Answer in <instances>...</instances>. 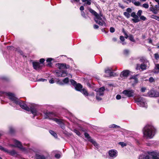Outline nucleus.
Returning a JSON list of instances; mask_svg holds the SVG:
<instances>
[{
	"instance_id": "obj_54",
	"label": "nucleus",
	"mask_w": 159,
	"mask_h": 159,
	"mask_svg": "<svg viewBox=\"0 0 159 159\" xmlns=\"http://www.w3.org/2000/svg\"><path fill=\"white\" fill-rule=\"evenodd\" d=\"M116 98L117 99L119 100L121 98V97L120 95H116Z\"/></svg>"
},
{
	"instance_id": "obj_9",
	"label": "nucleus",
	"mask_w": 159,
	"mask_h": 159,
	"mask_svg": "<svg viewBox=\"0 0 159 159\" xmlns=\"http://www.w3.org/2000/svg\"><path fill=\"white\" fill-rule=\"evenodd\" d=\"M67 73L66 71L62 70L60 71L57 70L56 71L55 75L59 77H64L66 76L67 75Z\"/></svg>"
},
{
	"instance_id": "obj_32",
	"label": "nucleus",
	"mask_w": 159,
	"mask_h": 159,
	"mask_svg": "<svg viewBox=\"0 0 159 159\" xmlns=\"http://www.w3.org/2000/svg\"><path fill=\"white\" fill-rule=\"evenodd\" d=\"M124 15L127 18H129L130 16V15L129 13L127 12H124Z\"/></svg>"
},
{
	"instance_id": "obj_45",
	"label": "nucleus",
	"mask_w": 159,
	"mask_h": 159,
	"mask_svg": "<svg viewBox=\"0 0 159 159\" xmlns=\"http://www.w3.org/2000/svg\"><path fill=\"white\" fill-rule=\"evenodd\" d=\"M155 69L157 70H159V64H157L155 65Z\"/></svg>"
},
{
	"instance_id": "obj_47",
	"label": "nucleus",
	"mask_w": 159,
	"mask_h": 159,
	"mask_svg": "<svg viewBox=\"0 0 159 159\" xmlns=\"http://www.w3.org/2000/svg\"><path fill=\"white\" fill-rule=\"evenodd\" d=\"M45 61V59H43V58H42V59H41L40 60V64H43V63L44 62V61Z\"/></svg>"
},
{
	"instance_id": "obj_17",
	"label": "nucleus",
	"mask_w": 159,
	"mask_h": 159,
	"mask_svg": "<svg viewBox=\"0 0 159 159\" xmlns=\"http://www.w3.org/2000/svg\"><path fill=\"white\" fill-rule=\"evenodd\" d=\"M33 67L35 70H38L41 69L43 65L40 64V63L37 62H33L32 63Z\"/></svg>"
},
{
	"instance_id": "obj_46",
	"label": "nucleus",
	"mask_w": 159,
	"mask_h": 159,
	"mask_svg": "<svg viewBox=\"0 0 159 159\" xmlns=\"http://www.w3.org/2000/svg\"><path fill=\"white\" fill-rule=\"evenodd\" d=\"M116 127H119V126L114 124H112L110 126V127L116 128Z\"/></svg>"
},
{
	"instance_id": "obj_4",
	"label": "nucleus",
	"mask_w": 159,
	"mask_h": 159,
	"mask_svg": "<svg viewBox=\"0 0 159 159\" xmlns=\"http://www.w3.org/2000/svg\"><path fill=\"white\" fill-rule=\"evenodd\" d=\"M135 101L137 104L140 107H147V105L146 101L145 99L141 97L135 98Z\"/></svg>"
},
{
	"instance_id": "obj_62",
	"label": "nucleus",
	"mask_w": 159,
	"mask_h": 159,
	"mask_svg": "<svg viewBox=\"0 0 159 159\" xmlns=\"http://www.w3.org/2000/svg\"><path fill=\"white\" fill-rule=\"evenodd\" d=\"M130 2H132L133 4H134V3H135V2H136L135 0H130V1H129Z\"/></svg>"
},
{
	"instance_id": "obj_36",
	"label": "nucleus",
	"mask_w": 159,
	"mask_h": 159,
	"mask_svg": "<svg viewBox=\"0 0 159 159\" xmlns=\"http://www.w3.org/2000/svg\"><path fill=\"white\" fill-rule=\"evenodd\" d=\"M140 19L143 21H145L147 20L146 18L143 16H142L140 17Z\"/></svg>"
},
{
	"instance_id": "obj_53",
	"label": "nucleus",
	"mask_w": 159,
	"mask_h": 159,
	"mask_svg": "<svg viewBox=\"0 0 159 159\" xmlns=\"http://www.w3.org/2000/svg\"><path fill=\"white\" fill-rule=\"evenodd\" d=\"M10 131L11 133H12L14 131V129L12 127H10Z\"/></svg>"
},
{
	"instance_id": "obj_31",
	"label": "nucleus",
	"mask_w": 159,
	"mask_h": 159,
	"mask_svg": "<svg viewBox=\"0 0 159 159\" xmlns=\"http://www.w3.org/2000/svg\"><path fill=\"white\" fill-rule=\"evenodd\" d=\"M90 141L94 146H95L96 148H98V144L96 143V142L93 139H91Z\"/></svg>"
},
{
	"instance_id": "obj_10",
	"label": "nucleus",
	"mask_w": 159,
	"mask_h": 159,
	"mask_svg": "<svg viewBox=\"0 0 159 159\" xmlns=\"http://www.w3.org/2000/svg\"><path fill=\"white\" fill-rule=\"evenodd\" d=\"M134 92V90L128 89L124 90L122 93L128 97H133Z\"/></svg>"
},
{
	"instance_id": "obj_21",
	"label": "nucleus",
	"mask_w": 159,
	"mask_h": 159,
	"mask_svg": "<svg viewBox=\"0 0 159 159\" xmlns=\"http://www.w3.org/2000/svg\"><path fill=\"white\" fill-rule=\"evenodd\" d=\"M129 71L128 70H125L122 72L120 74V76L121 77H127L129 75Z\"/></svg>"
},
{
	"instance_id": "obj_3",
	"label": "nucleus",
	"mask_w": 159,
	"mask_h": 159,
	"mask_svg": "<svg viewBox=\"0 0 159 159\" xmlns=\"http://www.w3.org/2000/svg\"><path fill=\"white\" fill-rule=\"evenodd\" d=\"M17 101L18 102H16V104L19 105L20 107L22 109L27 111L31 110V113L34 116L38 115L39 114L38 112L35 109L33 108L32 107H31L30 108H29L23 102L21 101L19 99H18Z\"/></svg>"
},
{
	"instance_id": "obj_42",
	"label": "nucleus",
	"mask_w": 159,
	"mask_h": 159,
	"mask_svg": "<svg viewBox=\"0 0 159 159\" xmlns=\"http://www.w3.org/2000/svg\"><path fill=\"white\" fill-rule=\"evenodd\" d=\"M84 136L86 138H87L88 139L90 138L89 134L87 133H85Z\"/></svg>"
},
{
	"instance_id": "obj_11",
	"label": "nucleus",
	"mask_w": 159,
	"mask_h": 159,
	"mask_svg": "<svg viewBox=\"0 0 159 159\" xmlns=\"http://www.w3.org/2000/svg\"><path fill=\"white\" fill-rule=\"evenodd\" d=\"M56 67L61 70H63L69 68L70 66L65 63H58L56 64Z\"/></svg>"
},
{
	"instance_id": "obj_50",
	"label": "nucleus",
	"mask_w": 159,
	"mask_h": 159,
	"mask_svg": "<svg viewBox=\"0 0 159 159\" xmlns=\"http://www.w3.org/2000/svg\"><path fill=\"white\" fill-rule=\"evenodd\" d=\"M127 12L128 13H130L132 11V10L131 8H129L127 9H126Z\"/></svg>"
},
{
	"instance_id": "obj_24",
	"label": "nucleus",
	"mask_w": 159,
	"mask_h": 159,
	"mask_svg": "<svg viewBox=\"0 0 159 159\" xmlns=\"http://www.w3.org/2000/svg\"><path fill=\"white\" fill-rule=\"evenodd\" d=\"M75 89L76 90L80 91L82 89V86L80 84H76L75 86Z\"/></svg>"
},
{
	"instance_id": "obj_5",
	"label": "nucleus",
	"mask_w": 159,
	"mask_h": 159,
	"mask_svg": "<svg viewBox=\"0 0 159 159\" xmlns=\"http://www.w3.org/2000/svg\"><path fill=\"white\" fill-rule=\"evenodd\" d=\"M105 90V89L104 87H102L99 89H95V91L97 92L96 98L97 100H101L102 99V98L99 96L103 95Z\"/></svg>"
},
{
	"instance_id": "obj_12",
	"label": "nucleus",
	"mask_w": 159,
	"mask_h": 159,
	"mask_svg": "<svg viewBox=\"0 0 159 159\" xmlns=\"http://www.w3.org/2000/svg\"><path fill=\"white\" fill-rule=\"evenodd\" d=\"M7 95L8 96L9 99L15 103L16 102H18L17 100H18L19 99L16 98L13 93H7Z\"/></svg>"
},
{
	"instance_id": "obj_48",
	"label": "nucleus",
	"mask_w": 159,
	"mask_h": 159,
	"mask_svg": "<svg viewBox=\"0 0 159 159\" xmlns=\"http://www.w3.org/2000/svg\"><path fill=\"white\" fill-rule=\"evenodd\" d=\"M158 16H156V15H152L151 16V17L152 18H153V19H155L156 20V18H157V17Z\"/></svg>"
},
{
	"instance_id": "obj_7",
	"label": "nucleus",
	"mask_w": 159,
	"mask_h": 159,
	"mask_svg": "<svg viewBox=\"0 0 159 159\" xmlns=\"http://www.w3.org/2000/svg\"><path fill=\"white\" fill-rule=\"evenodd\" d=\"M112 69L111 68H107L105 70V73L106 74L104 75L105 77L115 76L116 74L112 72Z\"/></svg>"
},
{
	"instance_id": "obj_20",
	"label": "nucleus",
	"mask_w": 159,
	"mask_h": 159,
	"mask_svg": "<svg viewBox=\"0 0 159 159\" xmlns=\"http://www.w3.org/2000/svg\"><path fill=\"white\" fill-rule=\"evenodd\" d=\"M147 65L145 64L144 63H143L141 65L138 64L137 65L136 69L137 70H140L141 69L142 70H144L147 69Z\"/></svg>"
},
{
	"instance_id": "obj_49",
	"label": "nucleus",
	"mask_w": 159,
	"mask_h": 159,
	"mask_svg": "<svg viewBox=\"0 0 159 159\" xmlns=\"http://www.w3.org/2000/svg\"><path fill=\"white\" fill-rule=\"evenodd\" d=\"M74 132H75V133H76V134L77 135H80V133L77 130H74Z\"/></svg>"
},
{
	"instance_id": "obj_8",
	"label": "nucleus",
	"mask_w": 159,
	"mask_h": 159,
	"mask_svg": "<svg viewBox=\"0 0 159 159\" xmlns=\"http://www.w3.org/2000/svg\"><path fill=\"white\" fill-rule=\"evenodd\" d=\"M13 142L15 144H11L10 146L12 147H16L19 148L20 149L22 150V151H25V149L23 148L21 143L15 139L13 140Z\"/></svg>"
},
{
	"instance_id": "obj_15",
	"label": "nucleus",
	"mask_w": 159,
	"mask_h": 159,
	"mask_svg": "<svg viewBox=\"0 0 159 159\" xmlns=\"http://www.w3.org/2000/svg\"><path fill=\"white\" fill-rule=\"evenodd\" d=\"M131 16L133 18L132 19V20L134 23H137L140 21L139 17L136 15V13L133 12L131 13Z\"/></svg>"
},
{
	"instance_id": "obj_41",
	"label": "nucleus",
	"mask_w": 159,
	"mask_h": 159,
	"mask_svg": "<svg viewBox=\"0 0 159 159\" xmlns=\"http://www.w3.org/2000/svg\"><path fill=\"white\" fill-rule=\"evenodd\" d=\"M110 31L111 32L113 33L115 31V29L114 28L111 27L110 28Z\"/></svg>"
},
{
	"instance_id": "obj_23",
	"label": "nucleus",
	"mask_w": 159,
	"mask_h": 159,
	"mask_svg": "<svg viewBox=\"0 0 159 159\" xmlns=\"http://www.w3.org/2000/svg\"><path fill=\"white\" fill-rule=\"evenodd\" d=\"M156 92L153 90H151L148 92V94L150 97H156Z\"/></svg>"
},
{
	"instance_id": "obj_64",
	"label": "nucleus",
	"mask_w": 159,
	"mask_h": 159,
	"mask_svg": "<svg viewBox=\"0 0 159 159\" xmlns=\"http://www.w3.org/2000/svg\"><path fill=\"white\" fill-rule=\"evenodd\" d=\"M89 95L91 96H94V93H93L92 92L89 94Z\"/></svg>"
},
{
	"instance_id": "obj_28",
	"label": "nucleus",
	"mask_w": 159,
	"mask_h": 159,
	"mask_svg": "<svg viewBox=\"0 0 159 159\" xmlns=\"http://www.w3.org/2000/svg\"><path fill=\"white\" fill-rule=\"evenodd\" d=\"M36 159H45V157L43 156L37 155L36 156Z\"/></svg>"
},
{
	"instance_id": "obj_29",
	"label": "nucleus",
	"mask_w": 159,
	"mask_h": 159,
	"mask_svg": "<svg viewBox=\"0 0 159 159\" xmlns=\"http://www.w3.org/2000/svg\"><path fill=\"white\" fill-rule=\"evenodd\" d=\"M49 131V133L51 134L54 137L56 138H57V134L54 131L52 130H50Z\"/></svg>"
},
{
	"instance_id": "obj_40",
	"label": "nucleus",
	"mask_w": 159,
	"mask_h": 159,
	"mask_svg": "<svg viewBox=\"0 0 159 159\" xmlns=\"http://www.w3.org/2000/svg\"><path fill=\"white\" fill-rule=\"evenodd\" d=\"M134 4L136 6H139L140 5V3L139 1H136Z\"/></svg>"
},
{
	"instance_id": "obj_44",
	"label": "nucleus",
	"mask_w": 159,
	"mask_h": 159,
	"mask_svg": "<svg viewBox=\"0 0 159 159\" xmlns=\"http://www.w3.org/2000/svg\"><path fill=\"white\" fill-rule=\"evenodd\" d=\"M146 90V88L144 87H142L141 89V91L142 92H144Z\"/></svg>"
},
{
	"instance_id": "obj_6",
	"label": "nucleus",
	"mask_w": 159,
	"mask_h": 159,
	"mask_svg": "<svg viewBox=\"0 0 159 159\" xmlns=\"http://www.w3.org/2000/svg\"><path fill=\"white\" fill-rule=\"evenodd\" d=\"M0 150L4 152H5L12 156H15L17 155V152L14 150L10 151L6 148H5L3 147L0 145Z\"/></svg>"
},
{
	"instance_id": "obj_51",
	"label": "nucleus",
	"mask_w": 159,
	"mask_h": 159,
	"mask_svg": "<svg viewBox=\"0 0 159 159\" xmlns=\"http://www.w3.org/2000/svg\"><path fill=\"white\" fill-rule=\"evenodd\" d=\"M120 39L122 41H124L125 39L124 37L123 36H120Z\"/></svg>"
},
{
	"instance_id": "obj_33",
	"label": "nucleus",
	"mask_w": 159,
	"mask_h": 159,
	"mask_svg": "<svg viewBox=\"0 0 159 159\" xmlns=\"http://www.w3.org/2000/svg\"><path fill=\"white\" fill-rule=\"evenodd\" d=\"M83 2H85L88 5H90L91 4V0H82Z\"/></svg>"
},
{
	"instance_id": "obj_2",
	"label": "nucleus",
	"mask_w": 159,
	"mask_h": 159,
	"mask_svg": "<svg viewBox=\"0 0 159 159\" xmlns=\"http://www.w3.org/2000/svg\"><path fill=\"white\" fill-rule=\"evenodd\" d=\"M89 10V11L95 16L94 20L97 23L100 25L106 26V24L103 20L105 18L101 14L98 15L96 11L90 8Z\"/></svg>"
},
{
	"instance_id": "obj_34",
	"label": "nucleus",
	"mask_w": 159,
	"mask_h": 159,
	"mask_svg": "<svg viewBox=\"0 0 159 159\" xmlns=\"http://www.w3.org/2000/svg\"><path fill=\"white\" fill-rule=\"evenodd\" d=\"M142 13V11L141 10H139L138 11L136 15L138 16L139 17H140L141 16H142L141 15Z\"/></svg>"
},
{
	"instance_id": "obj_13",
	"label": "nucleus",
	"mask_w": 159,
	"mask_h": 159,
	"mask_svg": "<svg viewBox=\"0 0 159 159\" xmlns=\"http://www.w3.org/2000/svg\"><path fill=\"white\" fill-rule=\"evenodd\" d=\"M108 154L110 158L113 159L117 156V152L116 150L112 149L109 151Z\"/></svg>"
},
{
	"instance_id": "obj_1",
	"label": "nucleus",
	"mask_w": 159,
	"mask_h": 159,
	"mask_svg": "<svg viewBox=\"0 0 159 159\" xmlns=\"http://www.w3.org/2000/svg\"><path fill=\"white\" fill-rule=\"evenodd\" d=\"M143 131L144 137L151 139L155 135L156 129L153 126L148 125L143 128Z\"/></svg>"
},
{
	"instance_id": "obj_58",
	"label": "nucleus",
	"mask_w": 159,
	"mask_h": 159,
	"mask_svg": "<svg viewBox=\"0 0 159 159\" xmlns=\"http://www.w3.org/2000/svg\"><path fill=\"white\" fill-rule=\"evenodd\" d=\"M52 60V59L51 58H48L47 59V62H50Z\"/></svg>"
},
{
	"instance_id": "obj_55",
	"label": "nucleus",
	"mask_w": 159,
	"mask_h": 159,
	"mask_svg": "<svg viewBox=\"0 0 159 159\" xmlns=\"http://www.w3.org/2000/svg\"><path fill=\"white\" fill-rule=\"evenodd\" d=\"M54 80L53 78L51 79V80H49V82L50 84H53L54 83Z\"/></svg>"
},
{
	"instance_id": "obj_57",
	"label": "nucleus",
	"mask_w": 159,
	"mask_h": 159,
	"mask_svg": "<svg viewBox=\"0 0 159 159\" xmlns=\"http://www.w3.org/2000/svg\"><path fill=\"white\" fill-rule=\"evenodd\" d=\"M154 80V79L152 77H151L149 79V81L151 82H153Z\"/></svg>"
},
{
	"instance_id": "obj_26",
	"label": "nucleus",
	"mask_w": 159,
	"mask_h": 159,
	"mask_svg": "<svg viewBox=\"0 0 159 159\" xmlns=\"http://www.w3.org/2000/svg\"><path fill=\"white\" fill-rule=\"evenodd\" d=\"M139 159H150V158L148 155H141L139 156Z\"/></svg>"
},
{
	"instance_id": "obj_27",
	"label": "nucleus",
	"mask_w": 159,
	"mask_h": 159,
	"mask_svg": "<svg viewBox=\"0 0 159 159\" xmlns=\"http://www.w3.org/2000/svg\"><path fill=\"white\" fill-rule=\"evenodd\" d=\"M52 115V114L50 112H47L45 114L44 117L45 119L49 118L50 119H51L50 118L51 115Z\"/></svg>"
},
{
	"instance_id": "obj_14",
	"label": "nucleus",
	"mask_w": 159,
	"mask_h": 159,
	"mask_svg": "<svg viewBox=\"0 0 159 159\" xmlns=\"http://www.w3.org/2000/svg\"><path fill=\"white\" fill-rule=\"evenodd\" d=\"M149 10L154 14H157L158 11L159 10V3L158 5H156L154 7L151 5V7L149 8Z\"/></svg>"
},
{
	"instance_id": "obj_16",
	"label": "nucleus",
	"mask_w": 159,
	"mask_h": 159,
	"mask_svg": "<svg viewBox=\"0 0 159 159\" xmlns=\"http://www.w3.org/2000/svg\"><path fill=\"white\" fill-rule=\"evenodd\" d=\"M52 120L55 121L58 124L61 125V127L62 129H63L65 128L63 120L56 118H53L52 119Z\"/></svg>"
},
{
	"instance_id": "obj_22",
	"label": "nucleus",
	"mask_w": 159,
	"mask_h": 159,
	"mask_svg": "<svg viewBox=\"0 0 159 159\" xmlns=\"http://www.w3.org/2000/svg\"><path fill=\"white\" fill-rule=\"evenodd\" d=\"M137 75H133L132 76L130 79L132 80V81L134 82L135 84L138 82V79L137 78Z\"/></svg>"
},
{
	"instance_id": "obj_30",
	"label": "nucleus",
	"mask_w": 159,
	"mask_h": 159,
	"mask_svg": "<svg viewBox=\"0 0 159 159\" xmlns=\"http://www.w3.org/2000/svg\"><path fill=\"white\" fill-rule=\"evenodd\" d=\"M129 39L131 41L134 42L135 41V40L134 39V37L133 35L131 34H130L128 37Z\"/></svg>"
},
{
	"instance_id": "obj_25",
	"label": "nucleus",
	"mask_w": 159,
	"mask_h": 159,
	"mask_svg": "<svg viewBox=\"0 0 159 159\" xmlns=\"http://www.w3.org/2000/svg\"><path fill=\"white\" fill-rule=\"evenodd\" d=\"M80 92L82 93L85 96H87L89 95V93L87 90L85 89H82Z\"/></svg>"
},
{
	"instance_id": "obj_63",
	"label": "nucleus",
	"mask_w": 159,
	"mask_h": 159,
	"mask_svg": "<svg viewBox=\"0 0 159 159\" xmlns=\"http://www.w3.org/2000/svg\"><path fill=\"white\" fill-rule=\"evenodd\" d=\"M156 97H159V92L156 93Z\"/></svg>"
},
{
	"instance_id": "obj_43",
	"label": "nucleus",
	"mask_w": 159,
	"mask_h": 159,
	"mask_svg": "<svg viewBox=\"0 0 159 159\" xmlns=\"http://www.w3.org/2000/svg\"><path fill=\"white\" fill-rule=\"evenodd\" d=\"M154 57L157 60L159 59V55L158 53H155L154 54Z\"/></svg>"
},
{
	"instance_id": "obj_61",
	"label": "nucleus",
	"mask_w": 159,
	"mask_h": 159,
	"mask_svg": "<svg viewBox=\"0 0 159 159\" xmlns=\"http://www.w3.org/2000/svg\"><path fill=\"white\" fill-rule=\"evenodd\" d=\"M81 15L83 16H84L85 15V14L84 12V11H82L81 12Z\"/></svg>"
},
{
	"instance_id": "obj_35",
	"label": "nucleus",
	"mask_w": 159,
	"mask_h": 159,
	"mask_svg": "<svg viewBox=\"0 0 159 159\" xmlns=\"http://www.w3.org/2000/svg\"><path fill=\"white\" fill-rule=\"evenodd\" d=\"M142 7L146 9H147L149 7V5L148 3H145L142 5Z\"/></svg>"
},
{
	"instance_id": "obj_39",
	"label": "nucleus",
	"mask_w": 159,
	"mask_h": 159,
	"mask_svg": "<svg viewBox=\"0 0 159 159\" xmlns=\"http://www.w3.org/2000/svg\"><path fill=\"white\" fill-rule=\"evenodd\" d=\"M129 51L127 49H125L124 51V53L125 55H127L129 53Z\"/></svg>"
},
{
	"instance_id": "obj_52",
	"label": "nucleus",
	"mask_w": 159,
	"mask_h": 159,
	"mask_svg": "<svg viewBox=\"0 0 159 159\" xmlns=\"http://www.w3.org/2000/svg\"><path fill=\"white\" fill-rule=\"evenodd\" d=\"M55 156L56 158H59L60 157V154H56Z\"/></svg>"
},
{
	"instance_id": "obj_60",
	"label": "nucleus",
	"mask_w": 159,
	"mask_h": 159,
	"mask_svg": "<svg viewBox=\"0 0 159 159\" xmlns=\"http://www.w3.org/2000/svg\"><path fill=\"white\" fill-rule=\"evenodd\" d=\"M84 8L83 6H81L80 7V10L82 11L84 10Z\"/></svg>"
},
{
	"instance_id": "obj_59",
	"label": "nucleus",
	"mask_w": 159,
	"mask_h": 159,
	"mask_svg": "<svg viewBox=\"0 0 159 159\" xmlns=\"http://www.w3.org/2000/svg\"><path fill=\"white\" fill-rule=\"evenodd\" d=\"M93 27L95 29H97L98 28V26L97 25H95L93 26Z\"/></svg>"
},
{
	"instance_id": "obj_56",
	"label": "nucleus",
	"mask_w": 159,
	"mask_h": 159,
	"mask_svg": "<svg viewBox=\"0 0 159 159\" xmlns=\"http://www.w3.org/2000/svg\"><path fill=\"white\" fill-rule=\"evenodd\" d=\"M124 34L125 35V38L126 39H127L128 38V37L129 36H128V35H127V34L126 33V32L125 31H124Z\"/></svg>"
},
{
	"instance_id": "obj_38",
	"label": "nucleus",
	"mask_w": 159,
	"mask_h": 159,
	"mask_svg": "<svg viewBox=\"0 0 159 159\" xmlns=\"http://www.w3.org/2000/svg\"><path fill=\"white\" fill-rule=\"evenodd\" d=\"M70 82L71 84L73 85H74V86L75 85L76 82L75 80H70Z\"/></svg>"
},
{
	"instance_id": "obj_18",
	"label": "nucleus",
	"mask_w": 159,
	"mask_h": 159,
	"mask_svg": "<svg viewBox=\"0 0 159 159\" xmlns=\"http://www.w3.org/2000/svg\"><path fill=\"white\" fill-rule=\"evenodd\" d=\"M149 154L152 156V159H159V152H148Z\"/></svg>"
},
{
	"instance_id": "obj_37",
	"label": "nucleus",
	"mask_w": 159,
	"mask_h": 159,
	"mask_svg": "<svg viewBox=\"0 0 159 159\" xmlns=\"http://www.w3.org/2000/svg\"><path fill=\"white\" fill-rule=\"evenodd\" d=\"M119 144L122 147L125 146L126 145V143H125L124 142H120L119 143Z\"/></svg>"
},
{
	"instance_id": "obj_19",
	"label": "nucleus",
	"mask_w": 159,
	"mask_h": 159,
	"mask_svg": "<svg viewBox=\"0 0 159 159\" xmlns=\"http://www.w3.org/2000/svg\"><path fill=\"white\" fill-rule=\"evenodd\" d=\"M69 82V79L68 77H66L62 81L58 80L57 81V83L60 85H63L65 84H67Z\"/></svg>"
}]
</instances>
